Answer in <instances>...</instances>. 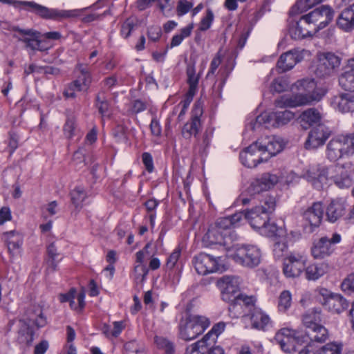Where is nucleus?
<instances>
[{
    "label": "nucleus",
    "mask_w": 354,
    "mask_h": 354,
    "mask_svg": "<svg viewBox=\"0 0 354 354\" xmlns=\"http://www.w3.org/2000/svg\"><path fill=\"white\" fill-rule=\"evenodd\" d=\"M353 166L352 162L328 167L321 165H310L303 174V176L317 189H326L332 183L340 189L348 188L353 185L349 171Z\"/></svg>",
    "instance_id": "f257e3e1"
},
{
    "label": "nucleus",
    "mask_w": 354,
    "mask_h": 354,
    "mask_svg": "<svg viewBox=\"0 0 354 354\" xmlns=\"http://www.w3.org/2000/svg\"><path fill=\"white\" fill-rule=\"evenodd\" d=\"M297 89L301 91L292 95H283L275 100V105L280 108L297 107L310 104L319 101L326 93L322 88H317L312 79H304L295 84Z\"/></svg>",
    "instance_id": "f03ea898"
},
{
    "label": "nucleus",
    "mask_w": 354,
    "mask_h": 354,
    "mask_svg": "<svg viewBox=\"0 0 354 354\" xmlns=\"http://www.w3.org/2000/svg\"><path fill=\"white\" fill-rule=\"evenodd\" d=\"M354 155V134L338 135L329 140L325 150L326 158L330 162L349 158Z\"/></svg>",
    "instance_id": "7ed1b4c3"
},
{
    "label": "nucleus",
    "mask_w": 354,
    "mask_h": 354,
    "mask_svg": "<svg viewBox=\"0 0 354 354\" xmlns=\"http://www.w3.org/2000/svg\"><path fill=\"white\" fill-rule=\"evenodd\" d=\"M0 1L3 3L13 4L16 7L24 6L27 10L32 12L46 19L60 21L64 19L76 17L81 12L80 10H66L48 8L34 1H16L13 0H0Z\"/></svg>",
    "instance_id": "20e7f679"
},
{
    "label": "nucleus",
    "mask_w": 354,
    "mask_h": 354,
    "mask_svg": "<svg viewBox=\"0 0 354 354\" xmlns=\"http://www.w3.org/2000/svg\"><path fill=\"white\" fill-rule=\"evenodd\" d=\"M227 257L243 267L254 268L261 263L262 252L257 245H233Z\"/></svg>",
    "instance_id": "39448f33"
},
{
    "label": "nucleus",
    "mask_w": 354,
    "mask_h": 354,
    "mask_svg": "<svg viewBox=\"0 0 354 354\" xmlns=\"http://www.w3.org/2000/svg\"><path fill=\"white\" fill-rule=\"evenodd\" d=\"M321 310L313 308L306 312L302 317V323L306 329L304 336L309 342H323L328 338L327 329L320 324Z\"/></svg>",
    "instance_id": "423d86ee"
},
{
    "label": "nucleus",
    "mask_w": 354,
    "mask_h": 354,
    "mask_svg": "<svg viewBox=\"0 0 354 354\" xmlns=\"http://www.w3.org/2000/svg\"><path fill=\"white\" fill-rule=\"evenodd\" d=\"M205 247L218 245L220 248L228 254L234 244H232L230 232L219 223L218 219L214 224L211 225L202 239Z\"/></svg>",
    "instance_id": "0eeeda50"
},
{
    "label": "nucleus",
    "mask_w": 354,
    "mask_h": 354,
    "mask_svg": "<svg viewBox=\"0 0 354 354\" xmlns=\"http://www.w3.org/2000/svg\"><path fill=\"white\" fill-rule=\"evenodd\" d=\"M210 325L209 319L202 315H190L182 319L179 324V336L185 341L196 338Z\"/></svg>",
    "instance_id": "6e6552de"
},
{
    "label": "nucleus",
    "mask_w": 354,
    "mask_h": 354,
    "mask_svg": "<svg viewBox=\"0 0 354 354\" xmlns=\"http://www.w3.org/2000/svg\"><path fill=\"white\" fill-rule=\"evenodd\" d=\"M46 320L43 316L39 306H34L28 310L26 320L20 321V329L19 330L18 340L21 344H30L33 340V331L32 326L43 327L46 325Z\"/></svg>",
    "instance_id": "1a4fd4ad"
},
{
    "label": "nucleus",
    "mask_w": 354,
    "mask_h": 354,
    "mask_svg": "<svg viewBox=\"0 0 354 354\" xmlns=\"http://www.w3.org/2000/svg\"><path fill=\"white\" fill-rule=\"evenodd\" d=\"M274 339L281 348L286 353L296 351L298 345L309 344L302 333L288 328L279 330L276 333Z\"/></svg>",
    "instance_id": "9d476101"
},
{
    "label": "nucleus",
    "mask_w": 354,
    "mask_h": 354,
    "mask_svg": "<svg viewBox=\"0 0 354 354\" xmlns=\"http://www.w3.org/2000/svg\"><path fill=\"white\" fill-rule=\"evenodd\" d=\"M295 117L294 113L285 110L272 113H263L258 115L255 121L251 122L247 125V130L254 131L262 125L266 127L272 120L275 121L277 126L284 125L292 120Z\"/></svg>",
    "instance_id": "9b49d317"
},
{
    "label": "nucleus",
    "mask_w": 354,
    "mask_h": 354,
    "mask_svg": "<svg viewBox=\"0 0 354 354\" xmlns=\"http://www.w3.org/2000/svg\"><path fill=\"white\" fill-rule=\"evenodd\" d=\"M302 17L315 34L332 21L334 11L328 6H322Z\"/></svg>",
    "instance_id": "f8f14e48"
},
{
    "label": "nucleus",
    "mask_w": 354,
    "mask_h": 354,
    "mask_svg": "<svg viewBox=\"0 0 354 354\" xmlns=\"http://www.w3.org/2000/svg\"><path fill=\"white\" fill-rule=\"evenodd\" d=\"M339 234L333 233L331 236H324L315 240L311 248V254L315 259H324L330 257L335 250V245L340 243Z\"/></svg>",
    "instance_id": "ddd939ff"
},
{
    "label": "nucleus",
    "mask_w": 354,
    "mask_h": 354,
    "mask_svg": "<svg viewBox=\"0 0 354 354\" xmlns=\"http://www.w3.org/2000/svg\"><path fill=\"white\" fill-rule=\"evenodd\" d=\"M306 256L303 252H292L283 259V272L286 277H299L306 268Z\"/></svg>",
    "instance_id": "4468645a"
},
{
    "label": "nucleus",
    "mask_w": 354,
    "mask_h": 354,
    "mask_svg": "<svg viewBox=\"0 0 354 354\" xmlns=\"http://www.w3.org/2000/svg\"><path fill=\"white\" fill-rule=\"evenodd\" d=\"M318 293L319 302L333 313H341L348 306L347 301L339 294L332 293L326 288L319 289Z\"/></svg>",
    "instance_id": "2eb2a0df"
},
{
    "label": "nucleus",
    "mask_w": 354,
    "mask_h": 354,
    "mask_svg": "<svg viewBox=\"0 0 354 354\" xmlns=\"http://www.w3.org/2000/svg\"><path fill=\"white\" fill-rule=\"evenodd\" d=\"M193 265L197 273L201 275L222 271L223 268L221 263V257L216 258L205 253L195 256Z\"/></svg>",
    "instance_id": "dca6fc26"
},
{
    "label": "nucleus",
    "mask_w": 354,
    "mask_h": 354,
    "mask_svg": "<svg viewBox=\"0 0 354 354\" xmlns=\"http://www.w3.org/2000/svg\"><path fill=\"white\" fill-rule=\"evenodd\" d=\"M256 142L265 161L281 152L284 146L283 140L275 136L262 137Z\"/></svg>",
    "instance_id": "f3484780"
},
{
    "label": "nucleus",
    "mask_w": 354,
    "mask_h": 354,
    "mask_svg": "<svg viewBox=\"0 0 354 354\" xmlns=\"http://www.w3.org/2000/svg\"><path fill=\"white\" fill-rule=\"evenodd\" d=\"M310 53L305 49H293L282 54L278 62L277 67L281 72L292 69L297 62H301L305 57L310 56Z\"/></svg>",
    "instance_id": "a211bd4d"
},
{
    "label": "nucleus",
    "mask_w": 354,
    "mask_h": 354,
    "mask_svg": "<svg viewBox=\"0 0 354 354\" xmlns=\"http://www.w3.org/2000/svg\"><path fill=\"white\" fill-rule=\"evenodd\" d=\"M218 286L219 287L222 299L226 301H234V296L239 290L241 280L236 276H223L218 279Z\"/></svg>",
    "instance_id": "6ab92c4d"
},
{
    "label": "nucleus",
    "mask_w": 354,
    "mask_h": 354,
    "mask_svg": "<svg viewBox=\"0 0 354 354\" xmlns=\"http://www.w3.org/2000/svg\"><path fill=\"white\" fill-rule=\"evenodd\" d=\"M341 59L333 53H324L319 56L315 73L317 76L329 75L335 68L339 66Z\"/></svg>",
    "instance_id": "aec40b11"
},
{
    "label": "nucleus",
    "mask_w": 354,
    "mask_h": 354,
    "mask_svg": "<svg viewBox=\"0 0 354 354\" xmlns=\"http://www.w3.org/2000/svg\"><path fill=\"white\" fill-rule=\"evenodd\" d=\"M348 204L346 199L337 198L333 199L326 208V216L328 221L335 223L339 218L346 216Z\"/></svg>",
    "instance_id": "412c9836"
},
{
    "label": "nucleus",
    "mask_w": 354,
    "mask_h": 354,
    "mask_svg": "<svg viewBox=\"0 0 354 354\" xmlns=\"http://www.w3.org/2000/svg\"><path fill=\"white\" fill-rule=\"evenodd\" d=\"M240 160L244 166L249 168L255 167L259 162L265 160L261 152L259 151V146L257 142L252 143L240 153Z\"/></svg>",
    "instance_id": "4be33fe9"
},
{
    "label": "nucleus",
    "mask_w": 354,
    "mask_h": 354,
    "mask_svg": "<svg viewBox=\"0 0 354 354\" xmlns=\"http://www.w3.org/2000/svg\"><path fill=\"white\" fill-rule=\"evenodd\" d=\"M330 133L324 126L313 129L308 133L305 147L308 149H317L322 146L328 138Z\"/></svg>",
    "instance_id": "5701e85b"
},
{
    "label": "nucleus",
    "mask_w": 354,
    "mask_h": 354,
    "mask_svg": "<svg viewBox=\"0 0 354 354\" xmlns=\"http://www.w3.org/2000/svg\"><path fill=\"white\" fill-rule=\"evenodd\" d=\"M279 177L276 174H264L262 176L252 183L248 189V192L250 195L259 194L262 191L270 189L277 184L279 181Z\"/></svg>",
    "instance_id": "b1692460"
},
{
    "label": "nucleus",
    "mask_w": 354,
    "mask_h": 354,
    "mask_svg": "<svg viewBox=\"0 0 354 354\" xmlns=\"http://www.w3.org/2000/svg\"><path fill=\"white\" fill-rule=\"evenodd\" d=\"M245 218L248 221L252 228L260 231L261 229H265L267 221L269 220L268 215L262 212L259 206L246 211Z\"/></svg>",
    "instance_id": "393cba45"
},
{
    "label": "nucleus",
    "mask_w": 354,
    "mask_h": 354,
    "mask_svg": "<svg viewBox=\"0 0 354 354\" xmlns=\"http://www.w3.org/2000/svg\"><path fill=\"white\" fill-rule=\"evenodd\" d=\"M194 115L190 122L186 123L182 130V135L185 139H189L192 136H196L201 127L199 116L202 114V107L199 104H195Z\"/></svg>",
    "instance_id": "a878e982"
},
{
    "label": "nucleus",
    "mask_w": 354,
    "mask_h": 354,
    "mask_svg": "<svg viewBox=\"0 0 354 354\" xmlns=\"http://www.w3.org/2000/svg\"><path fill=\"white\" fill-rule=\"evenodd\" d=\"M324 207L322 203H314L304 213V218L311 227H318L322 220Z\"/></svg>",
    "instance_id": "bb28decb"
},
{
    "label": "nucleus",
    "mask_w": 354,
    "mask_h": 354,
    "mask_svg": "<svg viewBox=\"0 0 354 354\" xmlns=\"http://www.w3.org/2000/svg\"><path fill=\"white\" fill-rule=\"evenodd\" d=\"M331 105L335 109L342 113H347L354 110V94L344 93L335 96Z\"/></svg>",
    "instance_id": "cd10ccee"
},
{
    "label": "nucleus",
    "mask_w": 354,
    "mask_h": 354,
    "mask_svg": "<svg viewBox=\"0 0 354 354\" xmlns=\"http://www.w3.org/2000/svg\"><path fill=\"white\" fill-rule=\"evenodd\" d=\"M289 34L292 39L299 40L308 36H312L315 33L308 26V22L301 17L298 21L290 26Z\"/></svg>",
    "instance_id": "c85d7f7f"
},
{
    "label": "nucleus",
    "mask_w": 354,
    "mask_h": 354,
    "mask_svg": "<svg viewBox=\"0 0 354 354\" xmlns=\"http://www.w3.org/2000/svg\"><path fill=\"white\" fill-rule=\"evenodd\" d=\"M17 30L23 36L19 40L26 43L28 47L32 50L41 51L47 49V48L41 45V41L39 39V32L32 30H22L19 28H17Z\"/></svg>",
    "instance_id": "c756f323"
},
{
    "label": "nucleus",
    "mask_w": 354,
    "mask_h": 354,
    "mask_svg": "<svg viewBox=\"0 0 354 354\" xmlns=\"http://www.w3.org/2000/svg\"><path fill=\"white\" fill-rule=\"evenodd\" d=\"M251 325L253 328L265 330L271 325L270 317L259 308H254L250 314Z\"/></svg>",
    "instance_id": "7c9ffc66"
},
{
    "label": "nucleus",
    "mask_w": 354,
    "mask_h": 354,
    "mask_svg": "<svg viewBox=\"0 0 354 354\" xmlns=\"http://www.w3.org/2000/svg\"><path fill=\"white\" fill-rule=\"evenodd\" d=\"M339 83L344 90L354 92V58L348 60L344 72L339 78Z\"/></svg>",
    "instance_id": "2f4dec72"
},
{
    "label": "nucleus",
    "mask_w": 354,
    "mask_h": 354,
    "mask_svg": "<svg viewBox=\"0 0 354 354\" xmlns=\"http://www.w3.org/2000/svg\"><path fill=\"white\" fill-rule=\"evenodd\" d=\"M337 24L341 29L346 31L354 28V3L342 11L337 18Z\"/></svg>",
    "instance_id": "473e14b6"
},
{
    "label": "nucleus",
    "mask_w": 354,
    "mask_h": 354,
    "mask_svg": "<svg viewBox=\"0 0 354 354\" xmlns=\"http://www.w3.org/2000/svg\"><path fill=\"white\" fill-rule=\"evenodd\" d=\"M82 84H79L80 81L73 80L69 83L64 91V95L66 98H75L77 92H86L91 85V80L84 79Z\"/></svg>",
    "instance_id": "72a5a7b5"
},
{
    "label": "nucleus",
    "mask_w": 354,
    "mask_h": 354,
    "mask_svg": "<svg viewBox=\"0 0 354 354\" xmlns=\"http://www.w3.org/2000/svg\"><path fill=\"white\" fill-rule=\"evenodd\" d=\"M342 350V346L341 344L330 342L315 351L310 350L308 346H306L300 351L299 354H341Z\"/></svg>",
    "instance_id": "f704fd0d"
},
{
    "label": "nucleus",
    "mask_w": 354,
    "mask_h": 354,
    "mask_svg": "<svg viewBox=\"0 0 354 354\" xmlns=\"http://www.w3.org/2000/svg\"><path fill=\"white\" fill-rule=\"evenodd\" d=\"M330 270L328 263L322 262L319 263H314L308 266L305 268L306 277L308 280H317L324 274L327 273Z\"/></svg>",
    "instance_id": "c9c22d12"
},
{
    "label": "nucleus",
    "mask_w": 354,
    "mask_h": 354,
    "mask_svg": "<svg viewBox=\"0 0 354 354\" xmlns=\"http://www.w3.org/2000/svg\"><path fill=\"white\" fill-rule=\"evenodd\" d=\"M320 119V113L313 108L304 111L299 116L300 122L305 129H307L313 124L319 122Z\"/></svg>",
    "instance_id": "e433bc0d"
},
{
    "label": "nucleus",
    "mask_w": 354,
    "mask_h": 354,
    "mask_svg": "<svg viewBox=\"0 0 354 354\" xmlns=\"http://www.w3.org/2000/svg\"><path fill=\"white\" fill-rule=\"evenodd\" d=\"M186 74L187 77V84H189V90L187 94L194 96L198 90V84L200 78L199 75L196 73L194 64H190L187 66Z\"/></svg>",
    "instance_id": "4c0bfd02"
},
{
    "label": "nucleus",
    "mask_w": 354,
    "mask_h": 354,
    "mask_svg": "<svg viewBox=\"0 0 354 354\" xmlns=\"http://www.w3.org/2000/svg\"><path fill=\"white\" fill-rule=\"evenodd\" d=\"M245 212H239L230 216L220 218L219 223L230 232L231 227L238 226L239 222L245 218Z\"/></svg>",
    "instance_id": "58836bf2"
},
{
    "label": "nucleus",
    "mask_w": 354,
    "mask_h": 354,
    "mask_svg": "<svg viewBox=\"0 0 354 354\" xmlns=\"http://www.w3.org/2000/svg\"><path fill=\"white\" fill-rule=\"evenodd\" d=\"M87 197L85 189L82 187H76L71 192V199L73 205L75 206L77 212L82 209L83 202Z\"/></svg>",
    "instance_id": "ea45409f"
},
{
    "label": "nucleus",
    "mask_w": 354,
    "mask_h": 354,
    "mask_svg": "<svg viewBox=\"0 0 354 354\" xmlns=\"http://www.w3.org/2000/svg\"><path fill=\"white\" fill-rule=\"evenodd\" d=\"M77 117L73 113H69L67 115L66 121L64 125L63 131L65 137L68 139L72 138L76 135L77 132Z\"/></svg>",
    "instance_id": "a19ab883"
},
{
    "label": "nucleus",
    "mask_w": 354,
    "mask_h": 354,
    "mask_svg": "<svg viewBox=\"0 0 354 354\" xmlns=\"http://www.w3.org/2000/svg\"><path fill=\"white\" fill-rule=\"evenodd\" d=\"M234 304L232 308L235 309L239 306H245L248 308L249 311L252 312L254 306L255 299L253 297H248L244 295H237L234 296Z\"/></svg>",
    "instance_id": "79ce46f5"
},
{
    "label": "nucleus",
    "mask_w": 354,
    "mask_h": 354,
    "mask_svg": "<svg viewBox=\"0 0 354 354\" xmlns=\"http://www.w3.org/2000/svg\"><path fill=\"white\" fill-rule=\"evenodd\" d=\"M322 1L323 0H297L295 5L292 8L290 13L296 14L297 12H304Z\"/></svg>",
    "instance_id": "37998d69"
},
{
    "label": "nucleus",
    "mask_w": 354,
    "mask_h": 354,
    "mask_svg": "<svg viewBox=\"0 0 354 354\" xmlns=\"http://www.w3.org/2000/svg\"><path fill=\"white\" fill-rule=\"evenodd\" d=\"M292 304V295L288 290H283L278 299V309L280 312H286Z\"/></svg>",
    "instance_id": "c03bdc74"
},
{
    "label": "nucleus",
    "mask_w": 354,
    "mask_h": 354,
    "mask_svg": "<svg viewBox=\"0 0 354 354\" xmlns=\"http://www.w3.org/2000/svg\"><path fill=\"white\" fill-rule=\"evenodd\" d=\"M155 343L159 348L165 351V354H175L174 344L167 338L156 336Z\"/></svg>",
    "instance_id": "a18cd8bd"
},
{
    "label": "nucleus",
    "mask_w": 354,
    "mask_h": 354,
    "mask_svg": "<svg viewBox=\"0 0 354 354\" xmlns=\"http://www.w3.org/2000/svg\"><path fill=\"white\" fill-rule=\"evenodd\" d=\"M259 206L260 207V209L262 211V212L269 215L270 214L272 213L275 209V198L270 196H266L261 201V205Z\"/></svg>",
    "instance_id": "49530a36"
},
{
    "label": "nucleus",
    "mask_w": 354,
    "mask_h": 354,
    "mask_svg": "<svg viewBox=\"0 0 354 354\" xmlns=\"http://www.w3.org/2000/svg\"><path fill=\"white\" fill-rule=\"evenodd\" d=\"M96 106L102 117L106 116L109 112V104L104 93H99L96 96Z\"/></svg>",
    "instance_id": "de8ad7c7"
},
{
    "label": "nucleus",
    "mask_w": 354,
    "mask_h": 354,
    "mask_svg": "<svg viewBox=\"0 0 354 354\" xmlns=\"http://www.w3.org/2000/svg\"><path fill=\"white\" fill-rule=\"evenodd\" d=\"M75 71L79 73V74L75 80L80 81L79 84H82L84 78L91 80V82H92V77L87 66L83 64H78L76 66Z\"/></svg>",
    "instance_id": "09e8293b"
},
{
    "label": "nucleus",
    "mask_w": 354,
    "mask_h": 354,
    "mask_svg": "<svg viewBox=\"0 0 354 354\" xmlns=\"http://www.w3.org/2000/svg\"><path fill=\"white\" fill-rule=\"evenodd\" d=\"M181 250L179 248H176L170 254L167 258L166 266L169 270H172L175 267L178 268V261L180 257Z\"/></svg>",
    "instance_id": "8fccbe9b"
},
{
    "label": "nucleus",
    "mask_w": 354,
    "mask_h": 354,
    "mask_svg": "<svg viewBox=\"0 0 354 354\" xmlns=\"http://www.w3.org/2000/svg\"><path fill=\"white\" fill-rule=\"evenodd\" d=\"M193 95L186 94L185 99L176 106V110H180L178 116L179 120L183 119V115L185 114L191 102L193 100Z\"/></svg>",
    "instance_id": "3c124183"
},
{
    "label": "nucleus",
    "mask_w": 354,
    "mask_h": 354,
    "mask_svg": "<svg viewBox=\"0 0 354 354\" xmlns=\"http://www.w3.org/2000/svg\"><path fill=\"white\" fill-rule=\"evenodd\" d=\"M203 342H196L187 347L186 354H205L208 348L203 346Z\"/></svg>",
    "instance_id": "603ef678"
},
{
    "label": "nucleus",
    "mask_w": 354,
    "mask_h": 354,
    "mask_svg": "<svg viewBox=\"0 0 354 354\" xmlns=\"http://www.w3.org/2000/svg\"><path fill=\"white\" fill-rule=\"evenodd\" d=\"M148 273V269L145 265L138 264L133 270V277L136 282H142Z\"/></svg>",
    "instance_id": "864d4df0"
},
{
    "label": "nucleus",
    "mask_w": 354,
    "mask_h": 354,
    "mask_svg": "<svg viewBox=\"0 0 354 354\" xmlns=\"http://www.w3.org/2000/svg\"><path fill=\"white\" fill-rule=\"evenodd\" d=\"M9 235V239H11L14 234V232H10L8 233ZM22 244V241L19 237H17L15 240L13 239H9L8 241V248L10 252L15 254L17 252V251L19 249L20 246Z\"/></svg>",
    "instance_id": "5fc2aeb1"
},
{
    "label": "nucleus",
    "mask_w": 354,
    "mask_h": 354,
    "mask_svg": "<svg viewBox=\"0 0 354 354\" xmlns=\"http://www.w3.org/2000/svg\"><path fill=\"white\" fill-rule=\"evenodd\" d=\"M136 26L135 21L132 19H127L122 25L120 33L124 38H127L131 32Z\"/></svg>",
    "instance_id": "6e6d98bb"
},
{
    "label": "nucleus",
    "mask_w": 354,
    "mask_h": 354,
    "mask_svg": "<svg viewBox=\"0 0 354 354\" xmlns=\"http://www.w3.org/2000/svg\"><path fill=\"white\" fill-rule=\"evenodd\" d=\"M288 245L284 241H277L273 248V254L275 258L279 259L286 255Z\"/></svg>",
    "instance_id": "4d7b16f0"
},
{
    "label": "nucleus",
    "mask_w": 354,
    "mask_h": 354,
    "mask_svg": "<svg viewBox=\"0 0 354 354\" xmlns=\"http://www.w3.org/2000/svg\"><path fill=\"white\" fill-rule=\"evenodd\" d=\"M342 290L346 292H354V272L344 279L341 285Z\"/></svg>",
    "instance_id": "13d9d810"
},
{
    "label": "nucleus",
    "mask_w": 354,
    "mask_h": 354,
    "mask_svg": "<svg viewBox=\"0 0 354 354\" xmlns=\"http://www.w3.org/2000/svg\"><path fill=\"white\" fill-rule=\"evenodd\" d=\"M193 3L187 0H178V6L176 8L177 14L178 16H183L187 13L193 7Z\"/></svg>",
    "instance_id": "bf43d9fd"
},
{
    "label": "nucleus",
    "mask_w": 354,
    "mask_h": 354,
    "mask_svg": "<svg viewBox=\"0 0 354 354\" xmlns=\"http://www.w3.org/2000/svg\"><path fill=\"white\" fill-rule=\"evenodd\" d=\"M47 252L49 257L48 264L52 267L53 270H55L57 264L55 263L56 258L58 255L57 253V248L53 243L48 245L47 248Z\"/></svg>",
    "instance_id": "052dcab7"
},
{
    "label": "nucleus",
    "mask_w": 354,
    "mask_h": 354,
    "mask_svg": "<svg viewBox=\"0 0 354 354\" xmlns=\"http://www.w3.org/2000/svg\"><path fill=\"white\" fill-rule=\"evenodd\" d=\"M214 18L213 13L211 10H208L207 11V15L204 17L199 24V29L202 31H205L209 28L211 24L212 23Z\"/></svg>",
    "instance_id": "680f3d73"
},
{
    "label": "nucleus",
    "mask_w": 354,
    "mask_h": 354,
    "mask_svg": "<svg viewBox=\"0 0 354 354\" xmlns=\"http://www.w3.org/2000/svg\"><path fill=\"white\" fill-rule=\"evenodd\" d=\"M288 85L285 80L281 78L275 79L271 84V91L280 93L286 90Z\"/></svg>",
    "instance_id": "e2e57ef3"
},
{
    "label": "nucleus",
    "mask_w": 354,
    "mask_h": 354,
    "mask_svg": "<svg viewBox=\"0 0 354 354\" xmlns=\"http://www.w3.org/2000/svg\"><path fill=\"white\" fill-rule=\"evenodd\" d=\"M127 129L122 125H118L113 130V134L117 141L122 142L125 141Z\"/></svg>",
    "instance_id": "0e129e2a"
},
{
    "label": "nucleus",
    "mask_w": 354,
    "mask_h": 354,
    "mask_svg": "<svg viewBox=\"0 0 354 354\" xmlns=\"http://www.w3.org/2000/svg\"><path fill=\"white\" fill-rule=\"evenodd\" d=\"M265 229L261 230V233L268 236H272L277 234L278 230L277 225L274 223H270L267 221Z\"/></svg>",
    "instance_id": "69168bd1"
},
{
    "label": "nucleus",
    "mask_w": 354,
    "mask_h": 354,
    "mask_svg": "<svg viewBox=\"0 0 354 354\" xmlns=\"http://www.w3.org/2000/svg\"><path fill=\"white\" fill-rule=\"evenodd\" d=\"M161 36V28L159 26H151L148 30V37L153 41H156Z\"/></svg>",
    "instance_id": "338daca9"
},
{
    "label": "nucleus",
    "mask_w": 354,
    "mask_h": 354,
    "mask_svg": "<svg viewBox=\"0 0 354 354\" xmlns=\"http://www.w3.org/2000/svg\"><path fill=\"white\" fill-rule=\"evenodd\" d=\"M142 159L146 169L149 172H151L153 170V163L151 155L149 153L145 152L142 155Z\"/></svg>",
    "instance_id": "774afa93"
}]
</instances>
